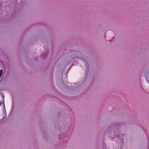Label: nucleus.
<instances>
[{
  "label": "nucleus",
  "mask_w": 149,
  "mask_h": 149,
  "mask_svg": "<svg viewBox=\"0 0 149 149\" xmlns=\"http://www.w3.org/2000/svg\"><path fill=\"white\" fill-rule=\"evenodd\" d=\"M146 80L149 83V77H147L146 78Z\"/></svg>",
  "instance_id": "obj_1"
},
{
  "label": "nucleus",
  "mask_w": 149,
  "mask_h": 149,
  "mask_svg": "<svg viewBox=\"0 0 149 149\" xmlns=\"http://www.w3.org/2000/svg\"><path fill=\"white\" fill-rule=\"evenodd\" d=\"M2 71L1 70H0V77H1V75L2 74Z\"/></svg>",
  "instance_id": "obj_2"
},
{
  "label": "nucleus",
  "mask_w": 149,
  "mask_h": 149,
  "mask_svg": "<svg viewBox=\"0 0 149 149\" xmlns=\"http://www.w3.org/2000/svg\"><path fill=\"white\" fill-rule=\"evenodd\" d=\"M1 103H0V106L1 105Z\"/></svg>",
  "instance_id": "obj_3"
}]
</instances>
